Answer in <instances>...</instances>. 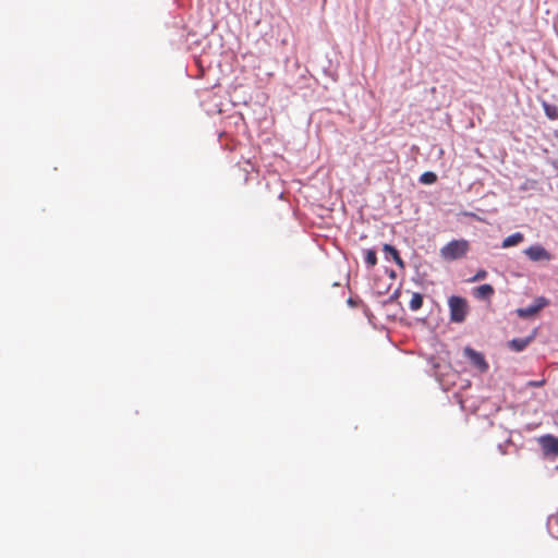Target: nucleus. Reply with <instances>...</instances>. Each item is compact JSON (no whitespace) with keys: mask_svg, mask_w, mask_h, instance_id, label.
Returning <instances> with one entry per match:
<instances>
[{"mask_svg":"<svg viewBox=\"0 0 558 558\" xmlns=\"http://www.w3.org/2000/svg\"><path fill=\"white\" fill-rule=\"evenodd\" d=\"M543 107H544V110H545V113L546 116L550 119V120H556L558 119V108L554 105H549L547 102H544L543 104Z\"/></svg>","mask_w":558,"mask_h":558,"instance_id":"f8f14e48","label":"nucleus"},{"mask_svg":"<svg viewBox=\"0 0 558 558\" xmlns=\"http://www.w3.org/2000/svg\"><path fill=\"white\" fill-rule=\"evenodd\" d=\"M539 444L546 454L558 456V438L553 435H546L539 438Z\"/></svg>","mask_w":558,"mask_h":558,"instance_id":"423d86ee","label":"nucleus"},{"mask_svg":"<svg viewBox=\"0 0 558 558\" xmlns=\"http://www.w3.org/2000/svg\"><path fill=\"white\" fill-rule=\"evenodd\" d=\"M544 384H545L544 379H542V380H531V381L527 383V386H530V387H542V386H544Z\"/></svg>","mask_w":558,"mask_h":558,"instance_id":"dca6fc26","label":"nucleus"},{"mask_svg":"<svg viewBox=\"0 0 558 558\" xmlns=\"http://www.w3.org/2000/svg\"><path fill=\"white\" fill-rule=\"evenodd\" d=\"M365 264L368 267H374L377 264V255L374 250H367L365 252Z\"/></svg>","mask_w":558,"mask_h":558,"instance_id":"4468645a","label":"nucleus"},{"mask_svg":"<svg viewBox=\"0 0 558 558\" xmlns=\"http://www.w3.org/2000/svg\"><path fill=\"white\" fill-rule=\"evenodd\" d=\"M422 305H423V295L418 292H413L410 303H409L410 310L413 312H416L422 307Z\"/></svg>","mask_w":558,"mask_h":558,"instance_id":"9d476101","label":"nucleus"},{"mask_svg":"<svg viewBox=\"0 0 558 558\" xmlns=\"http://www.w3.org/2000/svg\"><path fill=\"white\" fill-rule=\"evenodd\" d=\"M383 251L385 252L387 258L391 257L398 265H403V260L395 246L385 244Z\"/></svg>","mask_w":558,"mask_h":558,"instance_id":"6e6552de","label":"nucleus"},{"mask_svg":"<svg viewBox=\"0 0 558 558\" xmlns=\"http://www.w3.org/2000/svg\"><path fill=\"white\" fill-rule=\"evenodd\" d=\"M525 255L534 262L550 260L551 255L541 245H532L524 251Z\"/></svg>","mask_w":558,"mask_h":558,"instance_id":"39448f33","label":"nucleus"},{"mask_svg":"<svg viewBox=\"0 0 558 558\" xmlns=\"http://www.w3.org/2000/svg\"><path fill=\"white\" fill-rule=\"evenodd\" d=\"M450 310V320L453 323H462L465 320L468 315V303L466 300L460 296H450L448 300Z\"/></svg>","mask_w":558,"mask_h":558,"instance_id":"f03ea898","label":"nucleus"},{"mask_svg":"<svg viewBox=\"0 0 558 558\" xmlns=\"http://www.w3.org/2000/svg\"><path fill=\"white\" fill-rule=\"evenodd\" d=\"M524 240V236L521 232H515L509 236H507L504 241H502V247L504 248H508V247H511V246H514V245H518L520 244L522 241Z\"/></svg>","mask_w":558,"mask_h":558,"instance_id":"1a4fd4ad","label":"nucleus"},{"mask_svg":"<svg viewBox=\"0 0 558 558\" xmlns=\"http://www.w3.org/2000/svg\"><path fill=\"white\" fill-rule=\"evenodd\" d=\"M547 305L545 298H538L534 304L526 307L518 308L517 314L522 318H529L537 314L544 306Z\"/></svg>","mask_w":558,"mask_h":558,"instance_id":"20e7f679","label":"nucleus"},{"mask_svg":"<svg viewBox=\"0 0 558 558\" xmlns=\"http://www.w3.org/2000/svg\"><path fill=\"white\" fill-rule=\"evenodd\" d=\"M436 181H437V175H436V173H434L432 171L424 172L420 178V182L423 184H433Z\"/></svg>","mask_w":558,"mask_h":558,"instance_id":"ddd939ff","label":"nucleus"},{"mask_svg":"<svg viewBox=\"0 0 558 558\" xmlns=\"http://www.w3.org/2000/svg\"><path fill=\"white\" fill-rule=\"evenodd\" d=\"M486 276H487V271H486V270H484V269H481V270H478V271L475 274V276L471 279V281H473V282H474V281L483 280V279H485V278H486Z\"/></svg>","mask_w":558,"mask_h":558,"instance_id":"2eb2a0df","label":"nucleus"},{"mask_svg":"<svg viewBox=\"0 0 558 558\" xmlns=\"http://www.w3.org/2000/svg\"><path fill=\"white\" fill-rule=\"evenodd\" d=\"M494 292H495L494 288L490 284L485 283L475 289L474 295L477 299L487 300V299L492 298Z\"/></svg>","mask_w":558,"mask_h":558,"instance_id":"0eeeda50","label":"nucleus"},{"mask_svg":"<svg viewBox=\"0 0 558 558\" xmlns=\"http://www.w3.org/2000/svg\"><path fill=\"white\" fill-rule=\"evenodd\" d=\"M464 355L469 359L471 364L475 366L480 372L485 373L488 369V364L482 353L474 349L466 347L464 349Z\"/></svg>","mask_w":558,"mask_h":558,"instance_id":"7ed1b4c3","label":"nucleus"},{"mask_svg":"<svg viewBox=\"0 0 558 558\" xmlns=\"http://www.w3.org/2000/svg\"><path fill=\"white\" fill-rule=\"evenodd\" d=\"M531 341V338H525V339H513L509 342V347L517 351V352H520L522 350H524L527 344L530 343Z\"/></svg>","mask_w":558,"mask_h":558,"instance_id":"9b49d317","label":"nucleus"},{"mask_svg":"<svg viewBox=\"0 0 558 558\" xmlns=\"http://www.w3.org/2000/svg\"><path fill=\"white\" fill-rule=\"evenodd\" d=\"M470 244L466 240H452L440 250V255L445 260H456L462 258L469 252Z\"/></svg>","mask_w":558,"mask_h":558,"instance_id":"f257e3e1","label":"nucleus"}]
</instances>
